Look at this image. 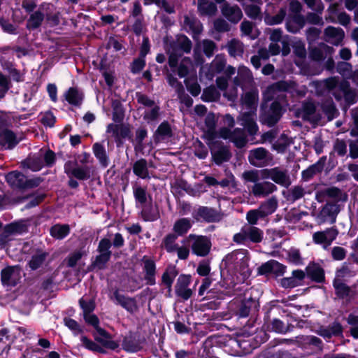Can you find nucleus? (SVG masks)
<instances>
[{
	"label": "nucleus",
	"instance_id": "nucleus-1",
	"mask_svg": "<svg viewBox=\"0 0 358 358\" xmlns=\"http://www.w3.org/2000/svg\"><path fill=\"white\" fill-rule=\"evenodd\" d=\"M217 119L215 114L210 113L205 117L204 123L199 127L203 131V138L207 145L212 146V141L218 138L228 139L233 142L237 148H243L246 143V138L242 129L236 128L233 131L226 127L221 128L218 132L215 131Z\"/></svg>",
	"mask_w": 358,
	"mask_h": 358
},
{
	"label": "nucleus",
	"instance_id": "nucleus-2",
	"mask_svg": "<svg viewBox=\"0 0 358 358\" xmlns=\"http://www.w3.org/2000/svg\"><path fill=\"white\" fill-rule=\"evenodd\" d=\"M258 102V92L257 90L245 93L242 97V105L245 109L249 110L245 112L238 117V120L241 122V124L247 129L248 132L251 134H255L258 131V127L255 122L256 114Z\"/></svg>",
	"mask_w": 358,
	"mask_h": 358
},
{
	"label": "nucleus",
	"instance_id": "nucleus-3",
	"mask_svg": "<svg viewBox=\"0 0 358 358\" xmlns=\"http://www.w3.org/2000/svg\"><path fill=\"white\" fill-rule=\"evenodd\" d=\"M323 85L329 91H332L335 98L338 100L342 98L348 100L354 99L355 96V94L350 90V85L346 80L339 82L335 77L329 78L323 81Z\"/></svg>",
	"mask_w": 358,
	"mask_h": 358
},
{
	"label": "nucleus",
	"instance_id": "nucleus-4",
	"mask_svg": "<svg viewBox=\"0 0 358 358\" xmlns=\"http://www.w3.org/2000/svg\"><path fill=\"white\" fill-rule=\"evenodd\" d=\"M264 238V231L255 227L248 224L243 226L238 233L233 236V241L238 244L246 245L248 243H258Z\"/></svg>",
	"mask_w": 358,
	"mask_h": 358
},
{
	"label": "nucleus",
	"instance_id": "nucleus-5",
	"mask_svg": "<svg viewBox=\"0 0 358 358\" xmlns=\"http://www.w3.org/2000/svg\"><path fill=\"white\" fill-rule=\"evenodd\" d=\"M248 261L249 257L245 250H235L226 257L227 264L229 266L232 265L236 271L244 277L250 274Z\"/></svg>",
	"mask_w": 358,
	"mask_h": 358
},
{
	"label": "nucleus",
	"instance_id": "nucleus-6",
	"mask_svg": "<svg viewBox=\"0 0 358 358\" xmlns=\"http://www.w3.org/2000/svg\"><path fill=\"white\" fill-rule=\"evenodd\" d=\"M187 241L192 242V250L194 255L205 257L209 253L211 243L206 236L190 234Z\"/></svg>",
	"mask_w": 358,
	"mask_h": 358
},
{
	"label": "nucleus",
	"instance_id": "nucleus-7",
	"mask_svg": "<svg viewBox=\"0 0 358 358\" xmlns=\"http://www.w3.org/2000/svg\"><path fill=\"white\" fill-rule=\"evenodd\" d=\"M263 179H271L274 182L283 186L288 187L290 183V178L286 170L280 167L262 169Z\"/></svg>",
	"mask_w": 358,
	"mask_h": 358
},
{
	"label": "nucleus",
	"instance_id": "nucleus-8",
	"mask_svg": "<svg viewBox=\"0 0 358 358\" xmlns=\"http://www.w3.org/2000/svg\"><path fill=\"white\" fill-rule=\"evenodd\" d=\"M338 234V230L334 227L327 228L324 231H316L313 234V241L327 250L336 240Z\"/></svg>",
	"mask_w": 358,
	"mask_h": 358
},
{
	"label": "nucleus",
	"instance_id": "nucleus-9",
	"mask_svg": "<svg viewBox=\"0 0 358 358\" xmlns=\"http://www.w3.org/2000/svg\"><path fill=\"white\" fill-rule=\"evenodd\" d=\"M248 158L251 164L259 167L268 165L272 160L270 153L263 148L250 150Z\"/></svg>",
	"mask_w": 358,
	"mask_h": 358
},
{
	"label": "nucleus",
	"instance_id": "nucleus-10",
	"mask_svg": "<svg viewBox=\"0 0 358 358\" xmlns=\"http://www.w3.org/2000/svg\"><path fill=\"white\" fill-rule=\"evenodd\" d=\"M212 154L213 159L217 164H221L228 161L231 157V153L226 146H221L218 138L212 141V146L208 145Z\"/></svg>",
	"mask_w": 358,
	"mask_h": 358
},
{
	"label": "nucleus",
	"instance_id": "nucleus-11",
	"mask_svg": "<svg viewBox=\"0 0 358 358\" xmlns=\"http://www.w3.org/2000/svg\"><path fill=\"white\" fill-rule=\"evenodd\" d=\"M255 305V301L252 300H234L230 303L229 308L239 317H246L249 315L252 306Z\"/></svg>",
	"mask_w": 358,
	"mask_h": 358
},
{
	"label": "nucleus",
	"instance_id": "nucleus-12",
	"mask_svg": "<svg viewBox=\"0 0 358 358\" xmlns=\"http://www.w3.org/2000/svg\"><path fill=\"white\" fill-rule=\"evenodd\" d=\"M190 281V276L187 275H180L177 280L175 286L176 294L184 300H187L192 294V289L188 287Z\"/></svg>",
	"mask_w": 358,
	"mask_h": 358
},
{
	"label": "nucleus",
	"instance_id": "nucleus-13",
	"mask_svg": "<svg viewBox=\"0 0 358 358\" xmlns=\"http://www.w3.org/2000/svg\"><path fill=\"white\" fill-rule=\"evenodd\" d=\"M106 132L110 134L117 142H121L126 138H131V129L127 125L110 124Z\"/></svg>",
	"mask_w": 358,
	"mask_h": 358
},
{
	"label": "nucleus",
	"instance_id": "nucleus-14",
	"mask_svg": "<svg viewBox=\"0 0 358 358\" xmlns=\"http://www.w3.org/2000/svg\"><path fill=\"white\" fill-rule=\"evenodd\" d=\"M305 278V271L300 269L294 270L290 277L282 278L280 284L284 288H294L303 285Z\"/></svg>",
	"mask_w": 358,
	"mask_h": 358
},
{
	"label": "nucleus",
	"instance_id": "nucleus-15",
	"mask_svg": "<svg viewBox=\"0 0 358 358\" xmlns=\"http://www.w3.org/2000/svg\"><path fill=\"white\" fill-rule=\"evenodd\" d=\"M296 87V83L294 82H285L280 81L278 82L270 87H268L266 92L264 94V98L267 101H270L271 99L275 97V94L276 92L280 91H292Z\"/></svg>",
	"mask_w": 358,
	"mask_h": 358
},
{
	"label": "nucleus",
	"instance_id": "nucleus-16",
	"mask_svg": "<svg viewBox=\"0 0 358 358\" xmlns=\"http://www.w3.org/2000/svg\"><path fill=\"white\" fill-rule=\"evenodd\" d=\"M20 278L19 266H8L1 271V281L7 285H15Z\"/></svg>",
	"mask_w": 358,
	"mask_h": 358
},
{
	"label": "nucleus",
	"instance_id": "nucleus-17",
	"mask_svg": "<svg viewBox=\"0 0 358 358\" xmlns=\"http://www.w3.org/2000/svg\"><path fill=\"white\" fill-rule=\"evenodd\" d=\"M95 340L103 347L110 350H115L119 347V343L111 339L110 335L103 329L99 327L94 334Z\"/></svg>",
	"mask_w": 358,
	"mask_h": 358
},
{
	"label": "nucleus",
	"instance_id": "nucleus-18",
	"mask_svg": "<svg viewBox=\"0 0 358 358\" xmlns=\"http://www.w3.org/2000/svg\"><path fill=\"white\" fill-rule=\"evenodd\" d=\"M276 190V185L271 182H258L253 185L252 193L257 197H265Z\"/></svg>",
	"mask_w": 358,
	"mask_h": 358
},
{
	"label": "nucleus",
	"instance_id": "nucleus-19",
	"mask_svg": "<svg viewBox=\"0 0 358 358\" xmlns=\"http://www.w3.org/2000/svg\"><path fill=\"white\" fill-rule=\"evenodd\" d=\"M64 170L69 177H75L78 180H85L90 177L87 168L77 166L72 162H68L65 164Z\"/></svg>",
	"mask_w": 358,
	"mask_h": 358
},
{
	"label": "nucleus",
	"instance_id": "nucleus-20",
	"mask_svg": "<svg viewBox=\"0 0 358 358\" xmlns=\"http://www.w3.org/2000/svg\"><path fill=\"white\" fill-rule=\"evenodd\" d=\"M282 115V106L278 101H274L270 108L268 114L262 115V121L271 127L280 119Z\"/></svg>",
	"mask_w": 358,
	"mask_h": 358
},
{
	"label": "nucleus",
	"instance_id": "nucleus-21",
	"mask_svg": "<svg viewBox=\"0 0 358 358\" xmlns=\"http://www.w3.org/2000/svg\"><path fill=\"white\" fill-rule=\"evenodd\" d=\"M195 219L203 220L206 222H217L221 219L220 214L213 208L205 206L199 207L194 215Z\"/></svg>",
	"mask_w": 358,
	"mask_h": 358
},
{
	"label": "nucleus",
	"instance_id": "nucleus-22",
	"mask_svg": "<svg viewBox=\"0 0 358 358\" xmlns=\"http://www.w3.org/2000/svg\"><path fill=\"white\" fill-rule=\"evenodd\" d=\"M294 53L296 58L295 59V64L301 68L304 74H308V72L305 69L304 61L306 56V51L305 45L301 41H296L293 44Z\"/></svg>",
	"mask_w": 358,
	"mask_h": 358
},
{
	"label": "nucleus",
	"instance_id": "nucleus-23",
	"mask_svg": "<svg viewBox=\"0 0 358 358\" xmlns=\"http://www.w3.org/2000/svg\"><path fill=\"white\" fill-rule=\"evenodd\" d=\"M305 273L306 276L307 275L314 282L320 283L324 280V271L318 264L310 263L306 266Z\"/></svg>",
	"mask_w": 358,
	"mask_h": 358
},
{
	"label": "nucleus",
	"instance_id": "nucleus-24",
	"mask_svg": "<svg viewBox=\"0 0 358 358\" xmlns=\"http://www.w3.org/2000/svg\"><path fill=\"white\" fill-rule=\"evenodd\" d=\"M222 15L230 22L237 23L243 17V13L240 8L237 6H230L224 3L222 8Z\"/></svg>",
	"mask_w": 358,
	"mask_h": 358
},
{
	"label": "nucleus",
	"instance_id": "nucleus-25",
	"mask_svg": "<svg viewBox=\"0 0 358 358\" xmlns=\"http://www.w3.org/2000/svg\"><path fill=\"white\" fill-rule=\"evenodd\" d=\"M114 298L116 303L130 313H134L138 310L137 303L134 298L120 294L118 291L114 292Z\"/></svg>",
	"mask_w": 358,
	"mask_h": 358
},
{
	"label": "nucleus",
	"instance_id": "nucleus-26",
	"mask_svg": "<svg viewBox=\"0 0 358 358\" xmlns=\"http://www.w3.org/2000/svg\"><path fill=\"white\" fill-rule=\"evenodd\" d=\"M325 41L338 45L344 38V31L341 28L334 27H328L324 30Z\"/></svg>",
	"mask_w": 358,
	"mask_h": 358
},
{
	"label": "nucleus",
	"instance_id": "nucleus-27",
	"mask_svg": "<svg viewBox=\"0 0 358 358\" xmlns=\"http://www.w3.org/2000/svg\"><path fill=\"white\" fill-rule=\"evenodd\" d=\"M333 53V48L322 43L318 48L310 50V57L314 61L320 62L328 57V56H331Z\"/></svg>",
	"mask_w": 358,
	"mask_h": 358
},
{
	"label": "nucleus",
	"instance_id": "nucleus-28",
	"mask_svg": "<svg viewBox=\"0 0 358 358\" xmlns=\"http://www.w3.org/2000/svg\"><path fill=\"white\" fill-rule=\"evenodd\" d=\"M18 141L14 133L8 129H0V145L5 149H12Z\"/></svg>",
	"mask_w": 358,
	"mask_h": 358
},
{
	"label": "nucleus",
	"instance_id": "nucleus-29",
	"mask_svg": "<svg viewBox=\"0 0 358 358\" xmlns=\"http://www.w3.org/2000/svg\"><path fill=\"white\" fill-rule=\"evenodd\" d=\"M143 271L145 273L144 278L146 280L148 285H153L155 284V264L152 260L150 259H145L143 260Z\"/></svg>",
	"mask_w": 358,
	"mask_h": 358
},
{
	"label": "nucleus",
	"instance_id": "nucleus-30",
	"mask_svg": "<svg viewBox=\"0 0 358 358\" xmlns=\"http://www.w3.org/2000/svg\"><path fill=\"white\" fill-rule=\"evenodd\" d=\"M184 27L187 31H192L194 38L198 36L203 30V26L198 20L187 16L185 17Z\"/></svg>",
	"mask_w": 358,
	"mask_h": 358
},
{
	"label": "nucleus",
	"instance_id": "nucleus-31",
	"mask_svg": "<svg viewBox=\"0 0 358 358\" xmlns=\"http://www.w3.org/2000/svg\"><path fill=\"white\" fill-rule=\"evenodd\" d=\"M141 208V215L145 221H154L159 218V214L157 206L152 203L144 204Z\"/></svg>",
	"mask_w": 358,
	"mask_h": 358
},
{
	"label": "nucleus",
	"instance_id": "nucleus-32",
	"mask_svg": "<svg viewBox=\"0 0 358 358\" xmlns=\"http://www.w3.org/2000/svg\"><path fill=\"white\" fill-rule=\"evenodd\" d=\"M66 100L73 106H80L83 99V93L76 87H70L64 94Z\"/></svg>",
	"mask_w": 358,
	"mask_h": 358
},
{
	"label": "nucleus",
	"instance_id": "nucleus-33",
	"mask_svg": "<svg viewBox=\"0 0 358 358\" xmlns=\"http://www.w3.org/2000/svg\"><path fill=\"white\" fill-rule=\"evenodd\" d=\"M178 274V271L176 266L170 265L162 275V282L167 287L169 292L171 290L172 284Z\"/></svg>",
	"mask_w": 358,
	"mask_h": 358
},
{
	"label": "nucleus",
	"instance_id": "nucleus-34",
	"mask_svg": "<svg viewBox=\"0 0 358 358\" xmlns=\"http://www.w3.org/2000/svg\"><path fill=\"white\" fill-rule=\"evenodd\" d=\"M172 136V130L167 122H163L154 134L156 141L159 142L169 139Z\"/></svg>",
	"mask_w": 358,
	"mask_h": 358
},
{
	"label": "nucleus",
	"instance_id": "nucleus-35",
	"mask_svg": "<svg viewBox=\"0 0 358 358\" xmlns=\"http://www.w3.org/2000/svg\"><path fill=\"white\" fill-rule=\"evenodd\" d=\"M6 181L14 187H22L25 185L26 179L24 176L17 171L9 173L6 176Z\"/></svg>",
	"mask_w": 358,
	"mask_h": 358
},
{
	"label": "nucleus",
	"instance_id": "nucleus-36",
	"mask_svg": "<svg viewBox=\"0 0 358 358\" xmlns=\"http://www.w3.org/2000/svg\"><path fill=\"white\" fill-rule=\"evenodd\" d=\"M133 171L135 175L142 179L150 178L148 164L145 159H141L136 161L134 164Z\"/></svg>",
	"mask_w": 358,
	"mask_h": 358
},
{
	"label": "nucleus",
	"instance_id": "nucleus-37",
	"mask_svg": "<svg viewBox=\"0 0 358 358\" xmlns=\"http://www.w3.org/2000/svg\"><path fill=\"white\" fill-rule=\"evenodd\" d=\"M252 74L249 69L245 66H241L238 71V76L234 78V85L243 87L242 83H251Z\"/></svg>",
	"mask_w": 358,
	"mask_h": 358
},
{
	"label": "nucleus",
	"instance_id": "nucleus-38",
	"mask_svg": "<svg viewBox=\"0 0 358 358\" xmlns=\"http://www.w3.org/2000/svg\"><path fill=\"white\" fill-rule=\"evenodd\" d=\"M277 207L278 201L275 198L272 197L262 203L258 209L264 217H265L273 213L275 211Z\"/></svg>",
	"mask_w": 358,
	"mask_h": 358
},
{
	"label": "nucleus",
	"instance_id": "nucleus-39",
	"mask_svg": "<svg viewBox=\"0 0 358 358\" xmlns=\"http://www.w3.org/2000/svg\"><path fill=\"white\" fill-rule=\"evenodd\" d=\"M92 150L94 156L99 161L100 164L106 167L108 165V157L104 147L101 144L96 143L93 145Z\"/></svg>",
	"mask_w": 358,
	"mask_h": 358
},
{
	"label": "nucleus",
	"instance_id": "nucleus-40",
	"mask_svg": "<svg viewBox=\"0 0 358 358\" xmlns=\"http://www.w3.org/2000/svg\"><path fill=\"white\" fill-rule=\"evenodd\" d=\"M192 227V222L188 218H181L178 220L173 225V231L178 236L185 234Z\"/></svg>",
	"mask_w": 358,
	"mask_h": 358
},
{
	"label": "nucleus",
	"instance_id": "nucleus-41",
	"mask_svg": "<svg viewBox=\"0 0 358 358\" xmlns=\"http://www.w3.org/2000/svg\"><path fill=\"white\" fill-rule=\"evenodd\" d=\"M227 49L231 57H241L243 55L244 48L242 42L237 39L231 40L227 45Z\"/></svg>",
	"mask_w": 358,
	"mask_h": 358
},
{
	"label": "nucleus",
	"instance_id": "nucleus-42",
	"mask_svg": "<svg viewBox=\"0 0 358 358\" xmlns=\"http://www.w3.org/2000/svg\"><path fill=\"white\" fill-rule=\"evenodd\" d=\"M198 8L202 15H213L217 11V6L208 0H198Z\"/></svg>",
	"mask_w": 358,
	"mask_h": 358
},
{
	"label": "nucleus",
	"instance_id": "nucleus-43",
	"mask_svg": "<svg viewBox=\"0 0 358 358\" xmlns=\"http://www.w3.org/2000/svg\"><path fill=\"white\" fill-rule=\"evenodd\" d=\"M286 25L289 32L296 33L305 25V20L301 15H296L292 20H289Z\"/></svg>",
	"mask_w": 358,
	"mask_h": 358
},
{
	"label": "nucleus",
	"instance_id": "nucleus-44",
	"mask_svg": "<svg viewBox=\"0 0 358 358\" xmlns=\"http://www.w3.org/2000/svg\"><path fill=\"white\" fill-rule=\"evenodd\" d=\"M69 234V227L67 224H56L51 227L50 234L57 239H62Z\"/></svg>",
	"mask_w": 358,
	"mask_h": 358
},
{
	"label": "nucleus",
	"instance_id": "nucleus-45",
	"mask_svg": "<svg viewBox=\"0 0 358 358\" xmlns=\"http://www.w3.org/2000/svg\"><path fill=\"white\" fill-rule=\"evenodd\" d=\"M241 31L244 36H249L252 39L256 38L259 36V31L255 29L252 22L243 21L241 24Z\"/></svg>",
	"mask_w": 358,
	"mask_h": 358
},
{
	"label": "nucleus",
	"instance_id": "nucleus-46",
	"mask_svg": "<svg viewBox=\"0 0 358 358\" xmlns=\"http://www.w3.org/2000/svg\"><path fill=\"white\" fill-rule=\"evenodd\" d=\"M226 64V60L222 55H217L214 60L210 64L211 76H213L215 73L221 72Z\"/></svg>",
	"mask_w": 358,
	"mask_h": 358
},
{
	"label": "nucleus",
	"instance_id": "nucleus-47",
	"mask_svg": "<svg viewBox=\"0 0 358 358\" xmlns=\"http://www.w3.org/2000/svg\"><path fill=\"white\" fill-rule=\"evenodd\" d=\"M27 231V225L24 222L11 223L6 226V232L7 234H22Z\"/></svg>",
	"mask_w": 358,
	"mask_h": 358
},
{
	"label": "nucleus",
	"instance_id": "nucleus-48",
	"mask_svg": "<svg viewBox=\"0 0 358 358\" xmlns=\"http://www.w3.org/2000/svg\"><path fill=\"white\" fill-rule=\"evenodd\" d=\"M177 236L174 234H168L163 240L162 244L165 250L169 252H175L179 245L176 243Z\"/></svg>",
	"mask_w": 358,
	"mask_h": 358
},
{
	"label": "nucleus",
	"instance_id": "nucleus-49",
	"mask_svg": "<svg viewBox=\"0 0 358 358\" xmlns=\"http://www.w3.org/2000/svg\"><path fill=\"white\" fill-rule=\"evenodd\" d=\"M220 97V93L214 86H210L204 90L201 98L205 101H215Z\"/></svg>",
	"mask_w": 358,
	"mask_h": 358
},
{
	"label": "nucleus",
	"instance_id": "nucleus-50",
	"mask_svg": "<svg viewBox=\"0 0 358 358\" xmlns=\"http://www.w3.org/2000/svg\"><path fill=\"white\" fill-rule=\"evenodd\" d=\"M43 18L44 15L40 11L32 13L27 20V28L34 29L38 27L43 22Z\"/></svg>",
	"mask_w": 358,
	"mask_h": 358
},
{
	"label": "nucleus",
	"instance_id": "nucleus-51",
	"mask_svg": "<svg viewBox=\"0 0 358 358\" xmlns=\"http://www.w3.org/2000/svg\"><path fill=\"white\" fill-rule=\"evenodd\" d=\"M243 178L245 181L254 182L255 184L258 182L259 180H264L262 169L245 171L243 173Z\"/></svg>",
	"mask_w": 358,
	"mask_h": 358
},
{
	"label": "nucleus",
	"instance_id": "nucleus-52",
	"mask_svg": "<svg viewBox=\"0 0 358 358\" xmlns=\"http://www.w3.org/2000/svg\"><path fill=\"white\" fill-rule=\"evenodd\" d=\"M291 143L292 140L283 134L273 143V148L278 152H284Z\"/></svg>",
	"mask_w": 358,
	"mask_h": 358
},
{
	"label": "nucleus",
	"instance_id": "nucleus-53",
	"mask_svg": "<svg viewBox=\"0 0 358 358\" xmlns=\"http://www.w3.org/2000/svg\"><path fill=\"white\" fill-rule=\"evenodd\" d=\"M94 262L92 264L94 268L98 269H103L105 268L106 263L109 261L111 255V252H99Z\"/></svg>",
	"mask_w": 358,
	"mask_h": 358
},
{
	"label": "nucleus",
	"instance_id": "nucleus-54",
	"mask_svg": "<svg viewBox=\"0 0 358 358\" xmlns=\"http://www.w3.org/2000/svg\"><path fill=\"white\" fill-rule=\"evenodd\" d=\"M134 195L136 201V206L143 207L147 201V193L145 189L142 187H136L134 191Z\"/></svg>",
	"mask_w": 358,
	"mask_h": 358
},
{
	"label": "nucleus",
	"instance_id": "nucleus-55",
	"mask_svg": "<svg viewBox=\"0 0 358 358\" xmlns=\"http://www.w3.org/2000/svg\"><path fill=\"white\" fill-rule=\"evenodd\" d=\"M334 287L336 289V293L340 297H344L348 295L350 288L342 282V280L334 279Z\"/></svg>",
	"mask_w": 358,
	"mask_h": 358
},
{
	"label": "nucleus",
	"instance_id": "nucleus-56",
	"mask_svg": "<svg viewBox=\"0 0 358 358\" xmlns=\"http://www.w3.org/2000/svg\"><path fill=\"white\" fill-rule=\"evenodd\" d=\"M285 10L284 8H281L278 13L275 16H266L264 18V21L266 24L268 25L278 24L282 22L283 19L285 17Z\"/></svg>",
	"mask_w": 358,
	"mask_h": 358
},
{
	"label": "nucleus",
	"instance_id": "nucleus-57",
	"mask_svg": "<svg viewBox=\"0 0 358 358\" xmlns=\"http://www.w3.org/2000/svg\"><path fill=\"white\" fill-rule=\"evenodd\" d=\"M176 47L185 52H189L192 48V43L186 36L182 35L177 38Z\"/></svg>",
	"mask_w": 358,
	"mask_h": 358
},
{
	"label": "nucleus",
	"instance_id": "nucleus-58",
	"mask_svg": "<svg viewBox=\"0 0 358 358\" xmlns=\"http://www.w3.org/2000/svg\"><path fill=\"white\" fill-rule=\"evenodd\" d=\"M46 258V253L44 252H39L34 255L29 262V266L31 269L35 270L39 268L44 262Z\"/></svg>",
	"mask_w": 358,
	"mask_h": 358
},
{
	"label": "nucleus",
	"instance_id": "nucleus-59",
	"mask_svg": "<svg viewBox=\"0 0 358 358\" xmlns=\"http://www.w3.org/2000/svg\"><path fill=\"white\" fill-rule=\"evenodd\" d=\"M193 66L192 60L189 57L184 58L180 64L178 74L180 78H184L188 73L189 69Z\"/></svg>",
	"mask_w": 358,
	"mask_h": 358
},
{
	"label": "nucleus",
	"instance_id": "nucleus-60",
	"mask_svg": "<svg viewBox=\"0 0 358 358\" xmlns=\"http://www.w3.org/2000/svg\"><path fill=\"white\" fill-rule=\"evenodd\" d=\"M262 218H264V216L258 208L250 210L246 214V220L249 223L248 225L255 226L257 224L259 219Z\"/></svg>",
	"mask_w": 358,
	"mask_h": 358
},
{
	"label": "nucleus",
	"instance_id": "nucleus-61",
	"mask_svg": "<svg viewBox=\"0 0 358 358\" xmlns=\"http://www.w3.org/2000/svg\"><path fill=\"white\" fill-rule=\"evenodd\" d=\"M80 341L82 342L83 345L88 350L99 352H104V350L100 345H99L92 340H90L86 336H82Z\"/></svg>",
	"mask_w": 358,
	"mask_h": 358
},
{
	"label": "nucleus",
	"instance_id": "nucleus-62",
	"mask_svg": "<svg viewBox=\"0 0 358 358\" xmlns=\"http://www.w3.org/2000/svg\"><path fill=\"white\" fill-rule=\"evenodd\" d=\"M194 154L199 159H205L208 156V149L200 141L194 143Z\"/></svg>",
	"mask_w": 358,
	"mask_h": 358
},
{
	"label": "nucleus",
	"instance_id": "nucleus-63",
	"mask_svg": "<svg viewBox=\"0 0 358 358\" xmlns=\"http://www.w3.org/2000/svg\"><path fill=\"white\" fill-rule=\"evenodd\" d=\"M304 193L303 188L300 186H295L289 190L288 199L294 201L302 198Z\"/></svg>",
	"mask_w": 358,
	"mask_h": 358
},
{
	"label": "nucleus",
	"instance_id": "nucleus-64",
	"mask_svg": "<svg viewBox=\"0 0 358 358\" xmlns=\"http://www.w3.org/2000/svg\"><path fill=\"white\" fill-rule=\"evenodd\" d=\"M79 303L83 309V315L85 314L92 313L95 308V303L93 300L86 301L84 298L79 300Z\"/></svg>",
	"mask_w": 358,
	"mask_h": 358
}]
</instances>
